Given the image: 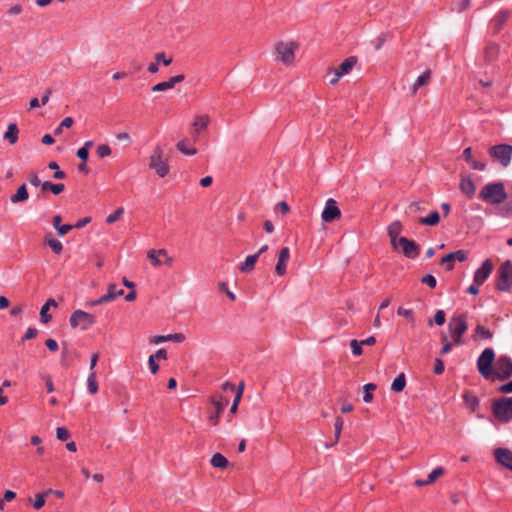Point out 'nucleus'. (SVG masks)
I'll use <instances>...</instances> for the list:
<instances>
[{"label": "nucleus", "mask_w": 512, "mask_h": 512, "mask_svg": "<svg viewBox=\"0 0 512 512\" xmlns=\"http://www.w3.org/2000/svg\"><path fill=\"white\" fill-rule=\"evenodd\" d=\"M148 166L161 178L169 174L170 166L168 164V158L165 156L164 149L160 145L154 147L148 158Z\"/></svg>", "instance_id": "nucleus-1"}, {"label": "nucleus", "mask_w": 512, "mask_h": 512, "mask_svg": "<svg viewBox=\"0 0 512 512\" xmlns=\"http://www.w3.org/2000/svg\"><path fill=\"white\" fill-rule=\"evenodd\" d=\"M479 198L489 204H500L506 200L507 193L503 183H489L481 189Z\"/></svg>", "instance_id": "nucleus-2"}, {"label": "nucleus", "mask_w": 512, "mask_h": 512, "mask_svg": "<svg viewBox=\"0 0 512 512\" xmlns=\"http://www.w3.org/2000/svg\"><path fill=\"white\" fill-rule=\"evenodd\" d=\"M492 412L496 419L501 422L512 420V397H502L492 404Z\"/></svg>", "instance_id": "nucleus-3"}, {"label": "nucleus", "mask_w": 512, "mask_h": 512, "mask_svg": "<svg viewBox=\"0 0 512 512\" xmlns=\"http://www.w3.org/2000/svg\"><path fill=\"white\" fill-rule=\"evenodd\" d=\"M448 329L450 331L453 342L457 345H462V336L468 329L466 315L460 314L450 319L448 323Z\"/></svg>", "instance_id": "nucleus-4"}, {"label": "nucleus", "mask_w": 512, "mask_h": 512, "mask_svg": "<svg viewBox=\"0 0 512 512\" xmlns=\"http://www.w3.org/2000/svg\"><path fill=\"white\" fill-rule=\"evenodd\" d=\"M494 359H495V353H494L493 349L486 348L481 353V355L479 356V358L477 360L478 371L486 379L490 378L492 375L491 367L494 362Z\"/></svg>", "instance_id": "nucleus-5"}, {"label": "nucleus", "mask_w": 512, "mask_h": 512, "mask_svg": "<svg viewBox=\"0 0 512 512\" xmlns=\"http://www.w3.org/2000/svg\"><path fill=\"white\" fill-rule=\"evenodd\" d=\"M512 286V264L505 261L498 270L496 288L499 291H507Z\"/></svg>", "instance_id": "nucleus-6"}, {"label": "nucleus", "mask_w": 512, "mask_h": 512, "mask_svg": "<svg viewBox=\"0 0 512 512\" xmlns=\"http://www.w3.org/2000/svg\"><path fill=\"white\" fill-rule=\"evenodd\" d=\"M489 154L503 167H507L512 158V146L508 144L494 145L489 149Z\"/></svg>", "instance_id": "nucleus-7"}, {"label": "nucleus", "mask_w": 512, "mask_h": 512, "mask_svg": "<svg viewBox=\"0 0 512 512\" xmlns=\"http://www.w3.org/2000/svg\"><path fill=\"white\" fill-rule=\"evenodd\" d=\"M297 45L294 42H278L275 45V51L280 61L285 65H290L295 59V50Z\"/></svg>", "instance_id": "nucleus-8"}, {"label": "nucleus", "mask_w": 512, "mask_h": 512, "mask_svg": "<svg viewBox=\"0 0 512 512\" xmlns=\"http://www.w3.org/2000/svg\"><path fill=\"white\" fill-rule=\"evenodd\" d=\"M69 322L73 328L80 327L82 330H86L94 324L95 319L92 314L83 310H76L71 314Z\"/></svg>", "instance_id": "nucleus-9"}, {"label": "nucleus", "mask_w": 512, "mask_h": 512, "mask_svg": "<svg viewBox=\"0 0 512 512\" xmlns=\"http://www.w3.org/2000/svg\"><path fill=\"white\" fill-rule=\"evenodd\" d=\"M494 374L497 378L504 380L512 375V360L508 356H500L495 364Z\"/></svg>", "instance_id": "nucleus-10"}, {"label": "nucleus", "mask_w": 512, "mask_h": 512, "mask_svg": "<svg viewBox=\"0 0 512 512\" xmlns=\"http://www.w3.org/2000/svg\"><path fill=\"white\" fill-rule=\"evenodd\" d=\"M341 217V211L337 207L336 201L332 198H329L325 207L321 213V218L326 223H331Z\"/></svg>", "instance_id": "nucleus-11"}, {"label": "nucleus", "mask_w": 512, "mask_h": 512, "mask_svg": "<svg viewBox=\"0 0 512 512\" xmlns=\"http://www.w3.org/2000/svg\"><path fill=\"white\" fill-rule=\"evenodd\" d=\"M407 257L414 259L419 255L420 248L419 246L412 240L407 239L406 237H400L398 239V250Z\"/></svg>", "instance_id": "nucleus-12"}, {"label": "nucleus", "mask_w": 512, "mask_h": 512, "mask_svg": "<svg viewBox=\"0 0 512 512\" xmlns=\"http://www.w3.org/2000/svg\"><path fill=\"white\" fill-rule=\"evenodd\" d=\"M164 258V263L171 267L173 264V258L167 254L165 249L154 250L151 249L147 253V258L151 260L152 264L156 267L162 264V258Z\"/></svg>", "instance_id": "nucleus-13"}, {"label": "nucleus", "mask_w": 512, "mask_h": 512, "mask_svg": "<svg viewBox=\"0 0 512 512\" xmlns=\"http://www.w3.org/2000/svg\"><path fill=\"white\" fill-rule=\"evenodd\" d=\"M493 270V264L491 260L487 259L485 260L481 267L478 268L474 274V283L476 285H482L487 278L490 276L491 272Z\"/></svg>", "instance_id": "nucleus-14"}, {"label": "nucleus", "mask_w": 512, "mask_h": 512, "mask_svg": "<svg viewBox=\"0 0 512 512\" xmlns=\"http://www.w3.org/2000/svg\"><path fill=\"white\" fill-rule=\"evenodd\" d=\"M494 456L498 464L512 471V451L507 448H497Z\"/></svg>", "instance_id": "nucleus-15"}, {"label": "nucleus", "mask_w": 512, "mask_h": 512, "mask_svg": "<svg viewBox=\"0 0 512 512\" xmlns=\"http://www.w3.org/2000/svg\"><path fill=\"white\" fill-rule=\"evenodd\" d=\"M467 256H468V254L466 251L457 250L455 252L449 253L446 256H444L441 259L440 264L446 265L447 270H452L454 267L453 262L455 260H457L459 262H463L467 259Z\"/></svg>", "instance_id": "nucleus-16"}, {"label": "nucleus", "mask_w": 512, "mask_h": 512, "mask_svg": "<svg viewBox=\"0 0 512 512\" xmlns=\"http://www.w3.org/2000/svg\"><path fill=\"white\" fill-rule=\"evenodd\" d=\"M290 259V250L288 247L280 249L278 261L275 266V272L279 276H283L286 273V266Z\"/></svg>", "instance_id": "nucleus-17"}, {"label": "nucleus", "mask_w": 512, "mask_h": 512, "mask_svg": "<svg viewBox=\"0 0 512 512\" xmlns=\"http://www.w3.org/2000/svg\"><path fill=\"white\" fill-rule=\"evenodd\" d=\"M184 78L185 77L183 74L172 76L167 81L160 82V83L154 85L151 88V90L153 92H161V91H166V90L172 89L175 87L176 84L182 82L184 80Z\"/></svg>", "instance_id": "nucleus-18"}, {"label": "nucleus", "mask_w": 512, "mask_h": 512, "mask_svg": "<svg viewBox=\"0 0 512 512\" xmlns=\"http://www.w3.org/2000/svg\"><path fill=\"white\" fill-rule=\"evenodd\" d=\"M388 235L390 237L391 246L394 250H398V237L402 231V224L400 221L392 222L388 228Z\"/></svg>", "instance_id": "nucleus-19"}, {"label": "nucleus", "mask_w": 512, "mask_h": 512, "mask_svg": "<svg viewBox=\"0 0 512 512\" xmlns=\"http://www.w3.org/2000/svg\"><path fill=\"white\" fill-rule=\"evenodd\" d=\"M213 404L215 406L216 411H215V414H213L209 417V422L212 425H217L219 422L220 414L224 411L225 407L228 404V399L220 397L219 400H213Z\"/></svg>", "instance_id": "nucleus-20"}, {"label": "nucleus", "mask_w": 512, "mask_h": 512, "mask_svg": "<svg viewBox=\"0 0 512 512\" xmlns=\"http://www.w3.org/2000/svg\"><path fill=\"white\" fill-rule=\"evenodd\" d=\"M459 188L463 194H465L469 199L473 198L476 192V186L472 179L468 176H463Z\"/></svg>", "instance_id": "nucleus-21"}, {"label": "nucleus", "mask_w": 512, "mask_h": 512, "mask_svg": "<svg viewBox=\"0 0 512 512\" xmlns=\"http://www.w3.org/2000/svg\"><path fill=\"white\" fill-rule=\"evenodd\" d=\"M185 340V336L182 333H175L169 335H159L154 336L150 342L153 344H159L166 341H175V342H183Z\"/></svg>", "instance_id": "nucleus-22"}, {"label": "nucleus", "mask_w": 512, "mask_h": 512, "mask_svg": "<svg viewBox=\"0 0 512 512\" xmlns=\"http://www.w3.org/2000/svg\"><path fill=\"white\" fill-rule=\"evenodd\" d=\"M209 122L210 118L208 115L196 116L192 124L194 132L199 134L201 131L205 130L208 127Z\"/></svg>", "instance_id": "nucleus-23"}, {"label": "nucleus", "mask_w": 512, "mask_h": 512, "mask_svg": "<svg viewBox=\"0 0 512 512\" xmlns=\"http://www.w3.org/2000/svg\"><path fill=\"white\" fill-rule=\"evenodd\" d=\"M508 18V12L507 11H501L491 21V27L494 30V32H498L501 30L503 25L506 23V20Z\"/></svg>", "instance_id": "nucleus-24"}, {"label": "nucleus", "mask_w": 512, "mask_h": 512, "mask_svg": "<svg viewBox=\"0 0 512 512\" xmlns=\"http://www.w3.org/2000/svg\"><path fill=\"white\" fill-rule=\"evenodd\" d=\"M50 307H57V302L53 298L48 299L40 310V320L44 324L48 323L52 318V316L47 313V309Z\"/></svg>", "instance_id": "nucleus-25"}, {"label": "nucleus", "mask_w": 512, "mask_h": 512, "mask_svg": "<svg viewBox=\"0 0 512 512\" xmlns=\"http://www.w3.org/2000/svg\"><path fill=\"white\" fill-rule=\"evenodd\" d=\"M18 133L19 130L17 125L15 123H10L7 131L3 135V138L13 145L18 141Z\"/></svg>", "instance_id": "nucleus-26"}, {"label": "nucleus", "mask_w": 512, "mask_h": 512, "mask_svg": "<svg viewBox=\"0 0 512 512\" xmlns=\"http://www.w3.org/2000/svg\"><path fill=\"white\" fill-rule=\"evenodd\" d=\"M123 294V289H117V286L115 284H110L108 286V292L102 295V301L111 302L115 300L117 297L122 296Z\"/></svg>", "instance_id": "nucleus-27"}, {"label": "nucleus", "mask_w": 512, "mask_h": 512, "mask_svg": "<svg viewBox=\"0 0 512 512\" xmlns=\"http://www.w3.org/2000/svg\"><path fill=\"white\" fill-rule=\"evenodd\" d=\"M258 255L252 254L246 257L245 261L240 264L239 270L243 273H249L254 269L258 260Z\"/></svg>", "instance_id": "nucleus-28"}, {"label": "nucleus", "mask_w": 512, "mask_h": 512, "mask_svg": "<svg viewBox=\"0 0 512 512\" xmlns=\"http://www.w3.org/2000/svg\"><path fill=\"white\" fill-rule=\"evenodd\" d=\"M356 62L357 60L355 57H349L340 64L339 68L336 71L343 77L352 70Z\"/></svg>", "instance_id": "nucleus-29"}, {"label": "nucleus", "mask_w": 512, "mask_h": 512, "mask_svg": "<svg viewBox=\"0 0 512 512\" xmlns=\"http://www.w3.org/2000/svg\"><path fill=\"white\" fill-rule=\"evenodd\" d=\"M28 197L29 194L27 191L26 184H23L17 189L16 193L13 196H11L10 200L12 203H19L26 201Z\"/></svg>", "instance_id": "nucleus-30"}, {"label": "nucleus", "mask_w": 512, "mask_h": 512, "mask_svg": "<svg viewBox=\"0 0 512 512\" xmlns=\"http://www.w3.org/2000/svg\"><path fill=\"white\" fill-rule=\"evenodd\" d=\"M425 210V204L424 202L418 201V202H412L410 203L407 208L405 209V213L408 216L414 217L418 213H421Z\"/></svg>", "instance_id": "nucleus-31"}, {"label": "nucleus", "mask_w": 512, "mask_h": 512, "mask_svg": "<svg viewBox=\"0 0 512 512\" xmlns=\"http://www.w3.org/2000/svg\"><path fill=\"white\" fill-rule=\"evenodd\" d=\"M498 51H499V49H498L497 45H495V44L487 45L485 48V51H484L485 61L488 63L493 62L498 55Z\"/></svg>", "instance_id": "nucleus-32"}, {"label": "nucleus", "mask_w": 512, "mask_h": 512, "mask_svg": "<svg viewBox=\"0 0 512 512\" xmlns=\"http://www.w3.org/2000/svg\"><path fill=\"white\" fill-rule=\"evenodd\" d=\"M210 463L215 468L225 469L228 466V460L221 453H215Z\"/></svg>", "instance_id": "nucleus-33"}, {"label": "nucleus", "mask_w": 512, "mask_h": 512, "mask_svg": "<svg viewBox=\"0 0 512 512\" xmlns=\"http://www.w3.org/2000/svg\"><path fill=\"white\" fill-rule=\"evenodd\" d=\"M493 336L492 332L482 325H477L475 328V333L473 335L475 340L479 339H491Z\"/></svg>", "instance_id": "nucleus-34"}, {"label": "nucleus", "mask_w": 512, "mask_h": 512, "mask_svg": "<svg viewBox=\"0 0 512 512\" xmlns=\"http://www.w3.org/2000/svg\"><path fill=\"white\" fill-rule=\"evenodd\" d=\"M406 378L404 373H400L392 382L391 390L394 392H401L405 388Z\"/></svg>", "instance_id": "nucleus-35"}, {"label": "nucleus", "mask_w": 512, "mask_h": 512, "mask_svg": "<svg viewBox=\"0 0 512 512\" xmlns=\"http://www.w3.org/2000/svg\"><path fill=\"white\" fill-rule=\"evenodd\" d=\"M439 220V213L433 211L429 216L420 218L419 223L422 225L435 226L439 223Z\"/></svg>", "instance_id": "nucleus-36"}, {"label": "nucleus", "mask_w": 512, "mask_h": 512, "mask_svg": "<svg viewBox=\"0 0 512 512\" xmlns=\"http://www.w3.org/2000/svg\"><path fill=\"white\" fill-rule=\"evenodd\" d=\"M430 77H431V71H430V70H426L423 74H421V75L417 78L416 82H415V83H414V85H413V93H416V91H417L420 87H422V86L426 85V84L429 82Z\"/></svg>", "instance_id": "nucleus-37"}, {"label": "nucleus", "mask_w": 512, "mask_h": 512, "mask_svg": "<svg viewBox=\"0 0 512 512\" xmlns=\"http://www.w3.org/2000/svg\"><path fill=\"white\" fill-rule=\"evenodd\" d=\"M176 147L181 153L185 155H195L197 153L196 148L189 146L186 139L179 141Z\"/></svg>", "instance_id": "nucleus-38"}, {"label": "nucleus", "mask_w": 512, "mask_h": 512, "mask_svg": "<svg viewBox=\"0 0 512 512\" xmlns=\"http://www.w3.org/2000/svg\"><path fill=\"white\" fill-rule=\"evenodd\" d=\"M64 189L65 186L61 183L53 184L50 182H43L42 184V191L50 190L55 195L62 193Z\"/></svg>", "instance_id": "nucleus-39"}, {"label": "nucleus", "mask_w": 512, "mask_h": 512, "mask_svg": "<svg viewBox=\"0 0 512 512\" xmlns=\"http://www.w3.org/2000/svg\"><path fill=\"white\" fill-rule=\"evenodd\" d=\"M362 389L364 390L363 401L370 403L373 400V391L376 389V385L374 383H368L365 384Z\"/></svg>", "instance_id": "nucleus-40"}, {"label": "nucleus", "mask_w": 512, "mask_h": 512, "mask_svg": "<svg viewBox=\"0 0 512 512\" xmlns=\"http://www.w3.org/2000/svg\"><path fill=\"white\" fill-rule=\"evenodd\" d=\"M87 388L91 394H96L98 392V383L95 371H92L87 378Z\"/></svg>", "instance_id": "nucleus-41"}, {"label": "nucleus", "mask_w": 512, "mask_h": 512, "mask_svg": "<svg viewBox=\"0 0 512 512\" xmlns=\"http://www.w3.org/2000/svg\"><path fill=\"white\" fill-rule=\"evenodd\" d=\"M463 398H464V401H465V404L467 405V407H469L471 409V411L474 412L476 407L479 404L478 398L475 395H472L469 393H465Z\"/></svg>", "instance_id": "nucleus-42"}, {"label": "nucleus", "mask_w": 512, "mask_h": 512, "mask_svg": "<svg viewBox=\"0 0 512 512\" xmlns=\"http://www.w3.org/2000/svg\"><path fill=\"white\" fill-rule=\"evenodd\" d=\"M46 243L53 250V252L56 253V254H60L62 252V250H63L62 243L59 240L55 239V238L47 237L46 238Z\"/></svg>", "instance_id": "nucleus-43"}, {"label": "nucleus", "mask_w": 512, "mask_h": 512, "mask_svg": "<svg viewBox=\"0 0 512 512\" xmlns=\"http://www.w3.org/2000/svg\"><path fill=\"white\" fill-rule=\"evenodd\" d=\"M445 469L443 467H437L434 469L427 477L426 483L432 484L434 481H436L439 477L444 475Z\"/></svg>", "instance_id": "nucleus-44"}, {"label": "nucleus", "mask_w": 512, "mask_h": 512, "mask_svg": "<svg viewBox=\"0 0 512 512\" xmlns=\"http://www.w3.org/2000/svg\"><path fill=\"white\" fill-rule=\"evenodd\" d=\"M48 168L54 170V178L55 179H64L66 177L65 172L59 169V165L56 162H50L48 164Z\"/></svg>", "instance_id": "nucleus-45"}, {"label": "nucleus", "mask_w": 512, "mask_h": 512, "mask_svg": "<svg viewBox=\"0 0 512 512\" xmlns=\"http://www.w3.org/2000/svg\"><path fill=\"white\" fill-rule=\"evenodd\" d=\"M123 213H124V209L122 207H119L114 213L110 214L106 218V222L108 224H112V223L118 221L119 219H121Z\"/></svg>", "instance_id": "nucleus-46"}, {"label": "nucleus", "mask_w": 512, "mask_h": 512, "mask_svg": "<svg viewBox=\"0 0 512 512\" xmlns=\"http://www.w3.org/2000/svg\"><path fill=\"white\" fill-rule=\"evenodd\" d=\"M361 346H362L361 341H357L355 339L350 341V347L352 350V354L355 356H360L363 353Z\"/></svg>", "instance_id": "nucleus-47"}, {"label": "nucleus", "mask_w": 512, "mask_h": 512, "mask_svg": "<svg viewBox=\"0 0 512 512\" xmlns=\"http://www.w3.org/2000/svg\"><path fill=\"white\" fill-rule=\"evenodd\" d=\"M97 155L100 158H104L106 156H109L111 154V148L106 144H101L97 147Z\"/></svg>", "instance_id": "nucleus-48"}, {"label": "nucleus", "mask_w": 512, "mask_h": 512, "mask_svg": "<svg viewBox=\"0 0 512 512\" xmlns=\"http://www.w3.org/2000/svg\"><path fill=\"white\" fill-rule=\"evenodd\" d=\"M157 63H163L164 66H169L172 63V58H167L164 52H159L155 55Z\"/></svg>", "instance_id": "nucleus-49"}, {"label": "nucleus", "mask_w": 512, "mask_h": 512, "mask_svg": "<svg viewBox=\"0 0 512 512\" xmlns=\"http://www.w3.org/2000/svg\"><path fill=\"white\" fill-rule=\"evenodd\" d=\"M343 419L341 417H337L336 418V421H335V424H334V428H335V442H337L340 438V434H341V431H342V428H343Z\"/></svg>", "instance_id": "nucleus-50"}, {"label": "nucleus", "mask_w": 512, "mask_h": 512, "mask_svg": "<svg viewBox=\"0 0 512 512\" xmlns=\"http://www.w3.org/2000/svg\"><path fill=\"white\" fill-rule=\"evenodd\" d=\"M56 435L59 440L66 441L70 437V432L64 427H58Z\"/></svg>", "instance_id": "nucleus-51"}, {"label": "nucleus", "mask_w": 512, "mask_h": 512, "mask_svg": "<svg viewBox=\"0 0 512 512\" xmlns=\"http://www.w3.org/2000/svg\"><path fill=\"white\" fill-rule=\"evenodd\" d=\"M421 282L423 284H426L428 285L430 288H435L436 287V284H437V281H436V278L433 276V275H425L422 279H421Z\"/></svg>", "instance_id": "nucleus-52"}, {"label": "nucleus", "mask_w": 512, "mask_h": 512, "mask_svg": "<svg viewBox=\"0 0 512 512\" xmlns=\"http://www.w3.org/2000/svg\"><path fill=\"white\" fill-rule=\"evenodd\" d=\"M434 322L436 325L441 326L445 323V312L438 310L434 315Z\"/></svg>", "instance_id": "nucleus-53"}, {"label": "nucleus", "mask_w": 512, "mask_h": 512, "mask_svg": "<svg viewBox=\"0 0 512 512\" xmlns=\"http://www.w3.org/2000/svg\"><path fill=\"white\" fill-rule=\"evenodd\" d=\"M397 314L399 316L409 318V319H411V321H414L413 311L411 309H405L403 307H399L397 310Z\"/></svg>", "instance_id": "nucleus-54"}, {"label": "nucleus", "mask_w": 512, "mask_h": 512, "mask_svg": "<svg viewBox=\"0 0 512 512\" xmlns=\"http://www.w3.org/2000/svg\"><path fill=\"white\" fill-rule=\"evenodd\" d=\"M45 504V498H44V495L43 494H37L35 496V501H34V508L39 510L41 509Z\"/></svg>", "instance_id": "nucleus-55"}, {"label": "nucleus", "mask_w": 512, "mask_h": 512, "mask_svg": "<svg viewBox=\"0 0 512 512\" xmlns=\"http://www.w3.org/2000/svg\"><path fill=\"white\" fill-rule=\"evenodd\" d=\"M148 364L151 372L156 374L159 370V365L156 363V359L154 355H150L148 359Z\"/></svg>", "instance_id": "nucleus-56"}, {"label": "nucleus", "mask_w": 512, "mask_h": 512, "mask_svg": "<svg viewBox=\"0 0 512 512\" xmlns=\"http://www.w3.org/2000/svg\"><path fill=\"white\" fill-rule=\"evenodd\" d=\"M444 371V363L440 358L435 359L434 373L437 375L442 374Z\"/></svg>", "instance_id": "nucleus-57"}, {"label": "nucleus", "mask_w": 512, "mask_h": 512, "mask_svg": "<svg viewBox=\"0 0 512 512\" xmlns=\"http://www.w3.org/2000/svg\"><path fill=\"white\" fill-rule=\"evenodd\" d=\"M29 181H30V183H31L33 186H35V187H37V186H41V187H42V184H43V183H42V182H41V180L38 178V175H37V173H35V172L30 173V175H29Z\"/></svg>", "instance_id": "nucleus-58"}, {"label": "nucleus", "mask_w": 512, "mask_h": 512, "mask_svg": "<svg viewBox=\"0 0 512 512\" xmlns=\"http://www.w3.org/2000/svg\"><path fill=\"white\" fill-rule=\"evenodd\" d=\"M22 10H23L22 5H20V4H15V5L11 6V7L8 9L7 13H8L9 15H19V14L22 12Z\"/></svg>", "instance_id": "nucleus-59"}, {"label": "nucleus", "mask_w": 512, "mask_h": 512, "mask_svg": "<svg viewBox=\"0 0 512 512\" xmlns=\"http://www.w3.org/2000/svg\"><path fill=\"white\" fill-rule=\"evenodd\" d=\"M38 331L35 328H28L26 333L24 334L22 340H29L36 337Z\"/></svg>", "instance_id": "nucleus-60"}, {"label": "nucleus", "mask_w": 512, "mask_h": 512, "mask_svg": "<svg viewBox=\"0 0 512 512\" xmlns=\"http://www.w3.org/2000/svg\"><path fill=\"white\" fill-rule=\"evenodd\" d=\"M45 345L47 346V348L52 351V352H55L58 350V343L54 340V339H47L46 342H45Z\"/></svg>", "instance_id": "nucleus-61"}, {"label": "nucleus", "mask_w": 512, "mask_h": 512, "mask_svg": "<svg viewBox=\"0 0 512 512\" xmlns=\"http://www.w3.org/2000/svg\"><path fill=\"white\" fill-rule=\"evenodd\" d=\"M73 228H74V226L69 225V224L61 225V226L57 229V232H58V234H59L60 236H64V235H66L68 232H70Z\"/></svg>", "instance_id": "nucleus-62"}, {"label": "nucleus", "mask_w": 512, "mask_h": 512, "mask_svg": "<svg viewBox=\"0 0 512 512\" xmlns=\"http://www.w3.org/2000/svg\"><path fill=\"white\" fill-rule=\"evenodd\" d=\"M457 4V10L459 12L464 11L470 5L471 0H455Z\"/></svg>", "instance_id": "nucleus-63"}, {"label": "nucleus", "mask_w": 512, "mask_h": 512, "mask_svg": "<svg viewBox=\"0 0 512 512\" xmlns=\"http://www.w3.org/2000/svg\"><path fill=\"white\" fill-rule=\"evenodd\" d=\"M498 390L501 393H512V381H510L507 384L501 385Z\"/></svg>", "instance_id": "nucleus-64"}]
</instances>
